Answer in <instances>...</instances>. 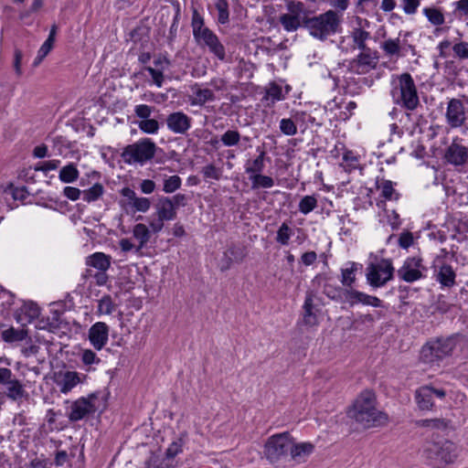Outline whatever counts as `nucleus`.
I'll return each instance as SVG.
<instances>
[{
	"mask_svg": "<svg viewBox=\"0 0 468 468\" xmlns=\"http://www.w3.org/2000/svg\"><path fill=\"white\" fill-rule=\"evenodd\" d=\"M133 234L139 240L137 251L147 244L151 237L148 228L143 223H138L133 227Z\"/></svg>",
	"mask_w": 468,
	"mask_h": 468,
	"instance_id": "obj_36",
	"label": "nucleus"
},
{
	"mask_svg": "<svg viewBox=\"0 0 468 468\" xmlns=\"http://www.w3.org/2000/svg\"><path fill=\"white\" fill-rule=\"evenodd\" d=\"M265 156L266 152L261 150L254 160H248L245 164V173L248 174L249 176L261 173L265 168Z\"/></svg>",
	"mask_w": 468,
	"mask_h": 468,
	"instance_id": "obj_30",
	"label": "nucleus"
},
{
	"mask_svg": "<svg viewBox=\"0 0 468 468\" xmlns=\"http://www.w3.org/2000/svg\"><path fill=\"white\" fill-rule=\"evenodd\" d=\"M342 15L333 9L314 16L303 17V27L321 41L341 31Z\"/></svg>",
	"mask_w": 468,
	"mask_h": 468,
	"instance_id": "obj_2",
	"label": "nucleus"
},
{
	"mask_svg": "<svg viewBox=\"0 0 468 468\" xmlns=\"http://www.w3.org/2000/svg\"><path fill=\"white\" fill-rule=\"evenodd\" d=\"M135 115L142 120L149 118L152 114V107L146 104H140L134 108Z\"/></svg>",
	"mask_w": 468,
	"mask_h": 468,
	"instance_id": "obj_60",
	"label": "nucleus"
},
{
	"mask_svg": "<svg viewBox=\"0 0 468 468\" xmlns=\"http://www.w3.org/2000/svg\"><path fill=\"white\" fill-rule=\"evenodd\" d=\"M395 269L390 259L382 258L376 262H370L366 269V279L373 288L385 286L394 278Z\"/></svg>",
	"mask_w": 468,
	"mask_h": 468,
	"instance_id": "obj_8",
	"label": "nucleus"
},
{
	"mask_svg": "<svg viewBox=\"0 0 468 468\" xmlns=\"http://www.w3.org/2000/svg\"><path fill=\"white\" fill-rule=\"evenodd\" d=\"M57 34V26L53 25L50 28L49 35L46 41L42 44L40 47L37 57L34 59L33 66L37 67L38 66L41 61L48 56V54L50 52V50L53 48L55 37Z\"/></svg>",
	"mask_w": 468,
	"mask_h": 468,
	"instance_id": "obj_26",
	"label": "nucleus"
},
{
	"mask_svg": "<svg viewBox=\"0 0 468 468\" xmlns=\"http://www.w3.org/2000/svg\"><path fill=\"white\" fill-rule=\"evenodd\" d=\"M81 194H82V192L77 187L66 186L63 189L64 197H66L68 199H69L71 201L78 200L80 197Z\"/></svg>",
	"mask_w": 468,
	"mask_h": 468,
	"instance_id": "obj_61",
	"label": "nucleus"
},
{
	"mask_svg": "<svg viewBox=\"0 0 468 468\" xmlns=\"http://www.w3.org/2000/svg\"><path fill=\"white\" fill-rule=\"evenodd\" d=\"M444 117L446 123L452 129L463 126L467 121V111L463 101L459 98L450 99L447 102Z\"/></svg>",
	"mask_w": 468,
	"mask_h": 468,
	"instance_id": "obj_13",
	"label": "nucleus"
},
{
	"mask_svg": "<svg viewBox=\"0 0 468 468\" xmlns=\"http://www.w3.org/2000/svg\"><path fill=\"white\" fill-rule=\"evenodd\" d=\"M0 385L5 387V394L11 400L17 401L27 397L23 383L7 367H0Z\"/></svg>",
	"mask_w": 468,
	"mask_h": 468,
	"instance_id": "obj_10",
	"label": "nucleus"
},
{
	"mask_svg": "<svg viewBox=\"0 0 468 468\" xmlns=\"http://www.w3.org/2000/svg\"><path fill=\"white\" fill-rule=\"evenodd\" d=\"M347 414L365 429L382 427L388 422V415L378 410L376 394L370 389L356 397Z\"/></svg>",
	"mask_w": 468,
	"mask_h": 468,
	"instance_id": "obj_1",
	"label": "nucleus"
},
{
	"mask_svg": "<svg viewBox=\"0 0 468 468\" xmlns=\"http://www.w3.org/2000/svg\"><path fill=\"white\" fill-rule=\"evenodd\" d=\"M184 441L179 438L173 441L166 450L165 455L168 459L176 457L183 450Z\"/></svg>",
	"mask_w": 468,
	"mask_h": 468,
	"instance_id": "obj_54",
	"label": "nucleus"
},
{
	"mask_svg": "<svg viewBox=\"0 0 468 468\" xmlns=\"http://www.w3.org/2000/svg\"><path fill=\"white\" fill-rule=\"evenodd\" d=\"M390 96L395 104L408 111H414L420 105L417 87L411 75L408 72L393 78Z\"/></svg>",
	"mask_w": 468,
	"mask_h": 468,
	"instance_id": "obj_3",
	"label": "nucleus"
},
{
	"mask_svg": "<svg viewBox=\"0 0 468 468\" xmlns=\"http://www.w3.org/2000/svg\"><path fill=\"white\" fill-rule=\"evenodd\" d=\"M240 138L241 135L237 130H228L221 135L220 141L225 146L230 147L237 145Z\"/></svg>",
	"mask_w": 468,
	"mask_h": 468,
	"instance_id": "obj_48",
	"label": "nucleus"
},
{
	"mask_svg": "<svg viewBox=\"0 0 468 468\" xmlns=\"http://www.w3.org/2000/svg\"><path fill=\"white\" fill-rule=\"evenodd\" d=\"M204 18L197 10H194L191 26L193 28V37L198 46L207 48L219 60L226 58L225 47L219 41L218 36L208 27H204Z\"/></svg>",
	"mask_w": 468,
	"mask_h": 468,
	"instance_id": "obj_5",
	"label": "nucleus"
},
{
	"mask_svg": "<svg viewBox=\"0 0 468 468\" xmlns=\"http://www.w3.org/2000/svg\"><path fill=\"white\" fill-rule=\"evenodd\" d=\"M216 100L214 92L207 88H197L194 90V97L191 100V105L203 106L207 101Z\"/></svg>",
	"mask_w": 468,
	"mask_h": 468,
	"instance_id": "obj_33",
	"label": "nucleus"
},
{
	"mask_svg": "<svg viewBox=\"0 0 468 468\" xmlns=\"http://www.w3.org/2000/svg\"><path fill=\"white\" fill-rule=\"evenodd\" d=\"M426 267L420 257H408L402 266L397 271L398 277L406 282H414L424 278Z\"/></svg>",
	"mask_w": 468,
	"mask_h": 468,
	"instance_id": "obj_12",
	"label": "nucleus"
},
{
	"mask_svg": "<svg viewBox=\"0 0 468 468\" xmlns=\"http://www.w3.org/2000/svg\"><path fill=\"white\" fill-rule=\"evenodd\" d=\"M455 271L449 264H442L436 274V281L439 282L441 286L448 288L455 284Z\"/></svg>",
	"mask_w": 468,
	"mask_h": 468,
	"instance_id": "obj_28",
	"label": "nucleus"
},
{
	"mask_svg": "<svg viewBox=\"0 0 468 468\" xmlns=\"http://www.w3.org/2000/svg\"><path fill=\"white\" fill-rule=\"evenodd\" d=\"M82 362L85 365H92L94 363H99L100 359L92 350L87 349L82 353Z\"/></svg>",
	"mask_w": 468,
	"mask_h": 468,
	"instance_id": "obj_64",
	"label": "nucleus"
},
{
	"mask_svg": "<svg viewBox=\"0 0 468 468\" xmlns=\"http://www.w3.org/2000/svg\"><path fill=\"white\" fill-rule=\"evenodd\" d=\"M145 70L151 75L154 83L158 87H162L165 77L162 70L154 69L152 67H145Z\"/></svg>",
	"mask_w": 468,
	"mask_h": 468,
	"instance_id": "obj_57",
	"label": "nucleus"
},
{
	"mask_svg": "<svg viewBox=\"0 0 468 468\" xmlns=\"http://www.w3.org/2000/svg\"><path fill=\"white\" fill-rule=\"evenodd\" d=\"M317 206V199L314 196H305L299 202V211L303 215L312 212Z\"/></svg>",
	"mask_w": 468,
	"mask_h": 468,
	"instance_id": "obj_47",
	"label": "nucleus"
},
{
	"mask_svg": "<svg viewBox=\"0 0 468 468\" xmlns=\"http://www.w3.org/2000/svg\"><path fill=\"white\" fill-rule=\"evenodd\" d=\"M381 48L388 56L399 55L400 40L399 38L388 39L381 44Z\"/></svg>",
	"mask_w": 468,
	"mask_h": 468,
	"instance_id": "obj_49",
	"label": "nucleus"
},
{
	"mask_svg": "<svg viewBox=\"0 0 468 468\" xmlns=\"http://www.w3.org/2000/svg\"><path fill=\"white\" fill-rule=\"evenodd\" d=\"M458 457V447L451 441H428L422 450L426 464L433 468H444L453 463Z\"/></svg>",
	"mask_w": 468,
	"mask_h": 468,
	"instance_id": "obj_4",
	"label": "nucleus"
},
{
	"mask_svg": "<svg viewBox=\"0 0 468 468\" xmlns=\"http://www.w3.org/2000/svg\"><path fill=\"white\" fill-rule=\"evenodd\" d=\"M457 340L451 336L438 338L428 342L420 350V359L427 364L439 363L445 357L452 356Z\"/></svg>",
	"mask_w": 468,
	"mask_h": 468,
	"instance_id": "obj_6",
	"label": "nucleus"
},
{
	"mask_svg": "<svg viewBox=\"0 0 468 468\" xmlns=\"http://www.w3.org/2000/svg\"><path fill=\"white\" fill-rule=\"evenodd\" d=\"M292 437L288 431L271 436L264 445V454L271 463L279 461L290 452Z\"/></svg>",
	"mask_w": 468,
	"mask_h": 468,
	"instance_id": "obj_9",
	"label": "nucleus"
},
{
	"mask_svg": "<svg viewBox=\"0 0 468 468\" xmlns=\"http://www.w3.org/2000/svg\"><path fill=\"white\" fill-rule=\"evenodd\" d=\"M202 174L205 178L219 180L222 176V170L213 164H209L202 168Z\"/></svg>",
	"mask_w": 468,
	"mask_h": 468,
	"instance_id": "obj_53",
	"label": "nucleus"
},
{
	"mask_svg": "<svg viewBox=\"0 0 468 468\" xmlns=\"http://www.w3.org/2000/svg\"><path fill=\"white\" fill-rule=\"evenodd\" d=\"M103 194L102 185L97 183L82 192V198L85 202L90 203L98 200Z\"/></svg>",
	"mask_w": 468,
	"mask_h": 468,
	"instance_id": "obj_43",
	"label": "nucleus"
},
{
	"mask_svg": "<svg viewBox=\"0 0 468 468\" xmlns=\"http://www.w3.org/2000/svg\"><path fill=\"white\" fill-rule=\"evenodd\" d=\"M324 293L332 300H338L341 296L342 289L340 287H333L329 283H324Z\"/></svg>",
	"mask_w": 468,
	"mask_h": 468,
	"instance_id": "obj_59",
	"label": "nucleus"
},
{
	"mask_svg": "<svg viewBox=\"0 0 468 468\" xmlns=\"http://www.w3.org/2000/svg\"><path fill=\"white\" fill-rule=\"evenodd\" d=\"M80 176V172L75 164L70 163L63 166L58 175V178L61 182L69 184L75 182Z\"/></svg>",
	"mask_w": 468,
	"mask_h": 468,
	"instance_id": "obj_34",
	"label": "nucleus"
},
{
	"mask_svg": "<svg viewBox=\"0 0 468 468\" xmlns=\"http://www.w3.org/2000/svg\"><path fill=\"white\" fill-rule=\"evenodd\" d=\"M349 267L341 270V282L346 287H352L356 282V271H357V263L349 262Z\"/></svg>",
	"mask_w": 468,
	"mask_h": 468,
	"instance_id": "obj_38",
	"label": "nucleus"
},
{
	"mask_svg": "<svg viewBox=\"0 0 468 468\" xmlns=\"http://www.w3.org/2000/svg\"><path fill=\"white\" fill-rule=\"evenodd\" d=\"M413 234L409 230H405L402 233H400L398 239L399 246L402 249H409L410 246L413 245Z\"/></svg>",
	"mask_w": 468,
	"mask_h": 468,
	"instance_id": "obj_55",
	"label": "nucleus"
},
{
	"mask_svg": "<svg viewBox=\"0 0 468 468\" xmlns=\"http://www.w3.org/2000/svg\"><path fill=\"white\" fill-rule=\"evenodd\" d=\"M303 321L305 325L314 326L317 324V316L314 313V300L311 295H307L303 303Z\"/></svg>",
	"mask_w": 468,
	"mask_h": 468,
	"instance_id": "obj_31",
	"label": "nucleus"
},
{
	"mask_svg": "<svg viewBox=\"0 0 468 468\" xmlns=\"http://www.w3.org/2000/svg\"><path fill=\"white\" fill-rule=\"evenodd\" d=\"M247 249L241 244L232 243L223 251L218 262L221 271L229 270L234 262L241 263L247 257Z\"/></svg>",
	"mask_w": 468,
	"mask_h": 468,
	"instance_id": "obj_16",
	"label": "nucleus"
},
{
	"mask_svg": "<svg viewBox=\"0 0 468 468\" xmlns=\"http://www.w3.org/2000/svg\"><path fill=\"white\" fill-rule=\"evenodd\" d=\"M214 5L218 12V22L225 25L229 21V9L228 0H214Z\"/></svg>",
	"mask_w": 468,
	"mask_h": 468,
	"instance_id": "obj_42",
	"label": "nucleus"
},
{
	"mask_svg": "<svg viewBox=\"0 0 468 468\" xmlns=\"http://www.w3.org/2000/svg\"><path fill=\"white\" fill-rule=\"evenodd\" d=\"M166 126L176 134H185L191 128L192 119L183 112H175L167 115Z\"/></svg>",
	"mask_w": 468,
	"mask_h": 468,
	"instance_id": "obj_18",
	"label": "nucleus"
},
{
	"mask_svg": "<svg viewBox=\"0 0 468 468\" xmlns=\"http://www.w3.org/2000/svg\"><path fill=\"white\" fill-rule=\"evenodd\" d=\"M80 382V378L78 372L66 371L57 380V385L59 387L61 393H68Z\"/></svg>",
	"mask_w": 468,
	"mask_h": 468,
	"instance_id": "obj_25",
	"label": "nucleus"
},
{
	"mask_svg": "<svg viewBox=\"0 0 468 468\" xmlns=\"http://www.w3.org/2000/svg\"><path fill=\"white\" fill-rule=\"evenodd\" d=\"M423 14L433 26H441L445 22L443 13L437 7H425L423 9Z\"/></svg>",
	"mask_w": 468,
	"mask_h": 468,
	"instance_id": "obj_39",
	"label": "nucleus"
},
{
	"mask_svg": "<svg viewBox=\"0 0 468 468\" xmlns=\"http://www.w3.org/2000/svg\"><path fill=\"white\" fill-rule=\"evenodd\" d=\"M292 235V229L283 222L277 231L276 241L283 246L288 245Z\"/></svg>",
	"mask_w": 468,
	"mask_h": 468,
	"instance_id": "obj_50",
	"label": "nucleus"
},
{
	"mask_svg": "<svg viewBox=\"0 0 468 468\" xmlns=\"http://www.w3.org/2000/svg\"><path fill=\"white\" fill-rule=\"evenodd\" d=\"M346 301L350 304L354 305L356 303H362L364 305H370L373 307H382V301L377 296L368 295L365 292L356 290H346L345 291Z\"/></svg>",
	"mask_w": 468,
	"mask_h": 468,
	"instance_id": "obj_20",
	"label": "nucleus"
},
{
	"mask_svg": "<svg viewBox=\"0 0 468 468\" xmlns=\"http://www.w3.org/2000/svg\"><path fill=\"white\" fill-rule=\"evenodd\" d=\"M155 151V144L150 138H144L124 147L121 156L125 164L144 165L154 158Z\"/></svg>",
	"mask_w": 468,
	"mask_h": 468,
	"instance_id": "obj_7",
	"label": "nucleus"
},
{
	"mask_svg": "<svg viewBox=\"0 0 468 468\" xmlns=\"http://www.w3.org/2000/svg\"><path fill=\"white\" fill-rule=\"evenodd\" d=\"M182 179L180 176L175 175L165 177L164 179L163 191L166 194L176 192L181 187Z\"/></svg>",
	"mask_w": 468,
	"mask_h": 468,
	"instance_id": "obj_45",
	"label": "nucleus"
},
{
	"mask_svg": "<svg viewBox=\"0 0 468 468\" xmlns=\"http://www.w3.org/2000/svg\"><path fill=\"white\" fill-rule=\"evenodd\" d=\"M378 62V51L371 48L361 51L349 62V69L356 74H367L376 69Z\"/></svg>",
	"mask_w": 468,
	"mask_h": 468,
	"instance_id": "obj_15",
	"label": "nucleus"
},
{
	"mask_svg": "<svg viewBox=\"0 0 468 468\" xmlns=\"http://www.w3.org/2000/svg\"><path fill=\"white\" fill-rule=\"evenodd\" d=\"M121 194L127 199V205L132 207L134 211L146 212L150 207L151 202L147 197H138L136 193L130 187H123Z\"/></svg>",
	"mask_w": 468,
	"mask_h": 468,
	"instance_id": "obj_21",
	"label": "nucleus"
},
{
	"mask_svg": "<svg viewBox=\"0 0 468 468\" xmlns=\"http://www.w3.org/2000/svg\"><path fill=\"white\" fill-rule=\"evenodd\" d=\"M138 127L145 133L154 134L159 130V122L154 119L147 118L145 120H142L138 123Z\"/></svg>",
	"mask_w": 468,
	"mask_h": 468,
	"instance_id": "obj_52",
	"label": "nucleus"
},
{
	"mask_svg": "<svg viewBox=\"0 0 468 468\" xmlns=\"http://www.w3.org/2000/svg\"><path fill=\"white\" fill-rule=\"evenodd\" d=\"M314 450V444L311 442H300L294 443L292 439V446L290 448V454L293 461L298 463H304L309 455Z\"/></svg>",
	"mask_w": 468,
	"mask_h": 468,
	"instance_id": "obj_23",
	"label": "nucleus"
},
{
	"mask_svg": "<svg viewBox=\"0 0 468 468\" xmlns=\"http://www.w3.org/2000/svg\"><path fill=\"white\" fill-rule=\"evenodd\" d=\"M446 395L444 389H437L430 386H423L415 392V400L420 410H431L434 403L433 399L437 397L443 399Z\"/></svg>",
	"mask_w": 468,
	"mask_h": 468,
	"instance_id": "obj_17",
	"label": "nucleus"
},
{
	"mask_svg": "<svg viewBox=\"0 0 468 468\" xmlns=\"http://www.w3.org/2000/svg\"><path fill=\"white\" fill-rule=\"evenodd\" d=\"M370 37V33L362 29V28H356L352 32V38L358 49L361 51L369 49L366 44V41Z\"/></svg>",
	"mask_w": 468,
	"mask_h": 468,
	"instance_id": "obj_40",
	"label": "nucleus"
},
{
	"mask_svg": "<svg viewBox=\"0 0 468 468\" xmlns=\"http://www.w3.org/2000/svg\"><path fill=\"white\" fill-rule=\"evenodd\" d=\"M454 54L462 59L468 58V42L462 41L452 47Z\"/></svg>",
	"mask_w": 468,
	"mask_h": 468,
	"instance_id": "obj_58",
	"label": "nucleus"
},
{
	"mask_svg": "<svg viewBox=\"0 0 468 468\" xmlns=\"http://www.w3.org/2000/svg\"><path fill=\"white\" fill-rule=\"evenodd\" d=\"M109 326L103 322H97L89 329V340L97 350H101L108 342Z\"/></svg>",
	"mask_w": 468,
	"mask_h": 468,
	"instance_id": "obj_19",
	"label": "nucleus"
},
{
	"mask_svg": "<svg viewBox=\"0 0 468 468\" xmlns=\"http://www.w3.org/2000/svg\"><path fill=\"white\" fill-rule=\"evenodd\" d=\"M286 8L288 10V14L294 15L301 19H303V16H307V11L303 2L290 0L286 3Z\"/></svg>",
	"mask_w": 468,
	"mask_h": 468,
	"instance_id": "obj_44",
	"label": "nucleus"
},
{
	"mask_svg": "<svg viewBox=\"0 0 468 468\" xmlns=\"http://www.w3.org/2000/svg\"><path fill=\"white\" fill-rule=\"evenodd\" d=\"M402 2L403 10L408 15L415 14L420 5V0H402Z\"/></svg>",
	"mask_w": 468,
	"mask_h": 468,
	"instance_id": "obj_62",
	"label": "nucleus"
},
{
	"mask_svg": "<svg viewBox=\"0 0 468 468\" xmlns=\"http://www.w3.org/2000/svg\"><path fill=\"white\" fill-rule=\"evenodd\" d=\"M279 21L287 32H294L303 27V19L288 13L281 15Z\"/></svg>",
	"mask_w": 468,
	"mask_h": 468,
	"instance_id": "obj_32",
	"label": "nucleus"
},
{
	"mask_svg": "<svg viewBox=\"0 0 468 468\" xmlns=\"http://www.w3.org/2000/svg\"><path fill=\"white\" fill-rule=\"evenodd\" d=\"M86 264L98 271H108L111 267V256L103 252H95L86 259Z\"/></svg>",
	"mask_w": 468,
	"mask_h": 468,
	"instance_id": "obj_29",
	"label": "nucleus"
},
{
	"mask_svg": "<svg viewBox=\"0 0 468 468\" xmlns=\"http://www.w3.org/2000/svg\"><path fill=\"white\" fill-rule=\"evenodd\" d=\"M96 397L90 395L88 398H80L73 401L69 408L67 416L71 422L81 420L90 415L95 413L97 407L94 403Z\"/></svg>",
	"mask_w": 468,
	"mask_h": 468,
	"instance_id": "obj_14",
	"label": "nucleus"
},
{
	"mask_svg": "<svg viewBox=\"0 0 468 468\" xmlns=\"http://www.w3.org/2000/svg\"><path fill=\"white\" fill-rule=\"evenodd\" d=\"M60 164L59 160H49L47 162L40 163L34 167L35 171H41L47 173L51 170H55Z\"/></svg>",
	"mask_w": 468,
	"mask_h": 468,
	"instance_id": "obj_56",
	"label": "nucleus"
},
{
	"mask_svg": "<svg viewBox=\"0 0 468 468\" xmlns=\"http://www.w3.org/2000/svg\"><path fill=\"white\" fill-rule=\"evenodd\" d=\"M249 179L251 182V189L271 188L274 186L273 178L261 173L249 176Z\"/></svg>",
	"mask_w": 468,
	"mask_h": 468,
	"instance_id": "obj_37",
	"label": "nucleus"
},
{
	"mask_svg": "<svg viewBox=\"0 0 468 468\" xmlns=\"http://www.w3.org/2000/svg\"><path fill=\"white\" fill-rule=\"evenodd\" d=\"M376 188L380 192V196L387 200H398L399 194L394 188V183L385 178H378Z\"/></svg>",
	"mask_w": 468,
	"mask_h": 468,
	"instance_id": "obj_27",
	"label": "nucleus"
},
{
	"mask_svg": "<svg viewBox=\"0 0 468 468\" xmlns=\"http://www.w3.org/2000/svg\"><path fill=\"white\" fill-rule=\"evenodd\" d=\"M331 6H333L338 14L346 11L348 7L350 0H327Z\"/></svg>",
	"mask_w": 468,
	"mask_h": 468,
	"instance_id": "obj_63",
	"label": "nucleus"
},
{
	"mask_svg": "<svg viewBox=\"0 0 468 468\" xmlns=\"http://www.w3.org/2000/svg\"><path fill=\"white\" fill-rule=\"evenodd\" d=\"M157 217L166 221L173 220L176 217V209L173 200L168 197H162L159 198L156 205Z\"/></svg>",
	"mask_w": 468,
	"mask_h": 468,
	"instance_id": "obj_24",
	"label": "nucleus"
},
{
	"mask_svg": "<svg viewBox=\"0 0 468 468\" xmlns=\"http://www.w3.org/2000/svg\"><path fill=\"white\" fill-rule=\"evenodd\" d=\"M442 160L455 168L464 167L468 165V147L462 144V139L455 137L444 149Z\"/></svg>",
	"mask_w": 468,
	"mask_h": 468,
	"instance_id": "obj_11",
	"label": "nucleus"
},
{
	"mask_svg": "<svg viewBox=\"0 0 468 468\" xmlns=\"http://www.w3.org/2000/svg\"><path fill=\"white\" fill-rule=\"evenodd\" d=\"M414 423L417 427L431 430H445L448 427V421L441 418L417 420Z\"/></svg>",
	"mask_w": 468,
	"mask_h": 468,
	"instance_id": "obj_35",
	"label": "nucleus"
},
{
	"mask_svg": "<svg viewBox=\"0 0 468 468\" xmlns=\"http://www.w3.org/2000/svg\"><path fill=\"white\" fill-rule=\"evenodd\" d=\"M26 336L27 333L24 330H17L14 327H10L1 333V338L6 343L23 341Z\"/></svg>",
	"mask_w": 468,
	"mask_h": 468,
	"instance_id": "obj_41",
	"label": "nucleus"
},
{
	"mask_svg": "<svg viewBox=\"0 0 468 468\" xmlns=\"http://www.w3.org/2000/svg\"><path fill=\"white\" fill-rule=\"evenodd\" d=\"M280 130L287 136H292L297 133V125L292 118H283L280 121Z\"/></svg>",
	"mask_w": 468,
	"mask_h": 468,
	"instance_id": "obj_51",
	"label": "nucleus"
},
{
	"mask_svg": "<svg viewBox=\"0 0 468 468\" xmlns=\"http://www.w3.org/2000/svg\"><path fill=\"white\" fill-rule=\"evenodd\" d=\"M116 304L113 303L111 295L107 294L101 297L98 303V313L101 314H111L115 310Z\"/></svg>",
	"mask_w": 468,
	"mask_h": 468,
	"instance_id": "obj_46",
	"label": "nucleus"
},
{
	"mask_svg": "<svg viewBox=\"0 0 468 468\" xmlns=\"http://www.w3.org/2000/svg\"><path fill=\"white\" fill-rule=\"evenodd\" d=\"M284 99L285 95L282 93V86L272 81L266 87L261 101L265 107L272 108L277 101Z\"/></svg>",
	"mask_w": 468,
	"mask_h": 468,
	"instance_id": "obj_22",
	"label": "nucleus"
}]
</instances>
